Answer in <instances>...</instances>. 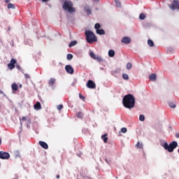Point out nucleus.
Masks as SVG:
<instances>
[{
	"label": "nucleus",
	"instance_id": "f257e3e1",
	"mask_svg": "<svg viewBox=\"0 0 179 179\" xmlns=\"http://www.w3.org/2000/svg\"><path fill=\"white\" fill-rule=\"evenodd\" d=\"M136 99L132 94H127L122 98V105L125 108L128 110H132L135 107Z\"/></svg>",
	"mask_w": 179,
	"mask_h": 179
},
{
	"label": "nucleus",
	"instance_id": "f03ea898",
	"mask_svg": "<svg viewBox=\"0 0 179 179\" xmlns=\"http://www.w3.org/2000/svg\"><path fill=\"white\" fill-rule=\"evenodd\" d=\"M160 145L165 150H167L169 153H173L175 149H177L178 143L176 141L171 142L169 144L165 140L160 141Z\"/></svg>",
	"mask_w": 179,
	"mask_h": 179
},
{
	"label": "nucleus",
	"instance_id": "7ed1b4c3",
	"mask_svg": "<svg viewBox=\"0 0 179 179\" xmlns=\"http://www.w3.org/2000/svg\"><path fill=\"white\" fill-rule=\"evenodd\" d=\"M62 8L69 13H75V12H76V8L73 7V3L69 0L64 1Z\"/></svg>",
	"mask_w": 179,
	"mask_h": 179
},
{
	"label": "nucleus",
	"instance_id": "20e7f679",
	"mask_svg": "<svg viewBox=\"0 0 179 179\" xmlns=\"http://www.w3.org/2000/svg\"><path fill=\"white\" fill-rule=\"evenodd\" d=\"M85 40L89 44H92V43H97V36H96L94 32L92 31L85 30Z\"/></svg>",
	"mask_w": 179,
	"mask_h": 179
},
{
	"label": "nucleus",
	"instance_id": "39448f33",
	"mask_svg": "<svg viewBox=\"0 0 179 179\" xmlns=\"http://www.w3.org/2000/svg\"><path fill=\"white\" fill-rule=\"evenodd\" d=\"M94 29L96 30V34H99V36H104L106 34V31H104L101 28V24L99 22L96 23L94 24Z\"/></svg>",
	"mask_w": 179,
	"mask_h": 179
},
{
	"label": "nucleus",
	"instance_id": "423d86ee",
	"mask_svg": "<svg viewBox=\"0 0 179 179\" xmlns=\"http://www.w3.org/2000/svg\"><path fill=\"white\" fill-rule=\"evenodd\" d=\"M0 159L1 160H9L10 159V154L8 152L0 151Z\"/></svg>",
	"mask_w": 179,
	"mask_h": 179
},
{
	"label": "nucleus",
	"instance_id": "0eeeda50",
	"mask_svg": "<svg viewBox=\"0 0 179 179\" xmlns=\"http://www.w3.org/2000/svg\"><path fill=\"white\" fill-rule=\"evenodd\" d=\"M65 71L66 72L69 73V75H73V73H75V70L73 69V67H72V65L71 64H67L65 66Z\"/></svg>",
	"mask_w": 179,
	"mask_h": 179
},
{
	"label": "nucleus",
	"instance_id": "6e6552de",
	"mask_svg": "<svg viewBox=\"0 0 179 179\" xmlns=\"http://www.w3.org/2000/svg\"><path fill=\"white\" fill-rule=\"evenodd\" d=\"M86 86L88 87V89H94L96 87V83H94V81L92 80H89L87 82Z\"/></svg>",
	"mask_w": 179,
	"mask_h": 179
},
{
	"label": "nucleus",
	"instance_id": "1a4fd4ad",
	"mask_svg": "<svg viewBox=\"0 0 179 179\" xmlns=\"http://www.w3.org/2000/svg\"><path fill=\"white\" fill-rule=\"evenodd\" d=\"M121 43L123 44H131V38L129 36H124L121 40Z\"/></svg>",
	"mask_w": 179,
	"mask_h": 179
},
{
	"label": "nucleus",
	"instance_id": "9d476101",
	"mask_svg": "<svg viewBox=\"0 0 179 179\" xmlns=\"http://www.w3.org/2000/svg\"><path fill=\"white\" fill-rule=\"evenodd\" d=\"M38 143L40 146L43 148V149H48V144H47V143H45V141H40Z\"/></svg>",
	"mask_w": 179,
	"mask_h": 179
},
{
	"label": "nucleus",
	"instance_id": "9b49d317",
	"mask_svg": "<svg viewBox=\"0 0 179 179\" xmlns=\"http://www.w3.org/2000/svg\"><path fill=\"white\" fill-rule=\"evenodd\" d=\"M34 110H41V103H40V101H37L34 105Z\"/></svg>",
	"mask_w": 179,
	"mask_h": 179
},
{
	"label": "nucleus",
	"instance_id": "f8f14e48",
	"mask_svg": "<svg viewBox=\"0 0 179 179\" xmlns=\"http://www.w3.org/2000/svg\"><path fill=\"white\" fill-rule=\"evenodd\" d=\"M11 89L13 90V93L14 92H17V90H19V86L16 83H13L11 85Z\"/></svg>",
	"mask_w": 179,
	"mask_h": 179
},
{
	"label": "nucleus",
	"instance_id": "ddd939ff",
	"mask_svg": "<svg viewBox=\"0 0 179 179\" xmlns=\"http://www.w3.org/2000/svg\"><path fill=\"white\" fill-rule=\"evenodd\" d=\"M150 80H152V82H155L157 79V75L156 73H152L149 76Z\"/></svg>",
	"mask_w": 179,
	"mask_h": 179
},
{
	"label": "nucleus",
	"instance_id": "4468645a",
	"mask_svg": "<svg viewBox=\"0 0 179 179\" xmlns=\"http://www.w3.org/2000/svg\"><path fill=\"white\" fill-rule=\"evenodd\" d=\"M108 55L110 57V58H113V57L115 55V51H114L113 49L109 50Z\"/></svg>",
	"mask_w": 179,
	"mask_h": 179
},
{
	"label": "nucleus",
	"instance_id": "2eb2a0df",
	"mask_svg": "<svg viewBox=\"0 0 179 179\" xmlns=\"http://www.w3.org/2000/svg\"><path fill=\"white\" fill-rule=\"evenodd\" d=\"M84 10L86 12L87 15L89 16V15H92V10L90 9V7L89 6H85Z\"/></svg>",
	"mask_w": 179,
	"mask_h": 179
},
{
	"label": "nucleus",
	"instance_id": "dca6fc26",
	"mask_svg": "<svg viewBox=\"0 0 179 179\" xmlns=\"http://www.w3.org/2000/svg\"><path fill=\"white\" fill-rule=\"evenodd\" d=\"M143 26L145 29H150V27H152V26H153V24H152V22H145L143 24Z\"/></svg>",
	"mask_w": 179,
	"mask_h": 179
},
{
	"label": "nucleus",
	"instance_id": "f3484780",
	"mask_svg": "<svg viewBox=\"0 0 179 179\" xmlns=\"http://www.w3.org/2000/svg\"><path fill=\"white\" fill-rule=\"evenodd\" d=\"M68 22L71 24H75V17L73 16H68Z\"/></svg>",
	"mask_w": 179,
	"mask_h": 179
},
{
	"label": "nucleus",
	"instance_id": "a211bd4d",
	"mask_svg": "<svg viewBox=\"0 0 179 179\" xmlns=\"http://www.w3.org/2000/svg\"><path fill=\"white\" fill-rule=\"evenodd\" d=\"M78 44V41H72L69 43V48H72V47H75Z\"/></svg>",
	"mask_w": 179,
	"mask_h": 179
},
{
	"label": "nucleus",
	"instance_id": "6ab92c4d",
	"mask_svg": "<svg viewBox=\"0 0 179 179\" xmlns=\"http://www.w3.org/2000/svg\"><path fill=\"white\" fill-rule=\"evenodd\" d=\"M55 80L54 78H50L48 81L49 86H54V85H55Z\"/></svg>",
	"mask_w": 179,
	"mask_h": 179
},
{
	"label": "nucleus",
	"instance_id": "aec40b11",
	"mask_svg": "<svg viewBox=\"0 0 179 179\" xmlns=\"http://www.w3.org/2000/svg\"><path fill=\"white\" fill-rule=\"evenodd\" d=\"M101 139L103 141L104 143H107L108 141V137H107V134L101 136Z\"/></svg>",
	"mask_w": 179,
	"mask_h": 179
},
{
	"label": "nucleus",
	"instance_id": "412c9836",
	"mask_svg": "<svg viewBox=\"0 0 179 179\" xmlns=\"http://www.w3.org/2000/svg\"><path fill=\"white\" fill-rule=\"evenodd\" d=\"M148 45L150 46V47H155V42H153L152 41V39H148Z\"/></svg>",
	"mask_w": 179,
	"mask_h": 179
},
{
	"label": "nucleus",
	"instance_id": "4be33fe9",
	"mask_svg": "<svg viewBox=\"0 0 179 179\" xmlns=\"http://www.w3.org/2000/svg\"><path fill=\"white\" fill-rule=\"evenodd\" d=\"M73 59V55H72V54H71V53L67 54V55H66V59H67L68 61H71V60H72Z\"/></svg>",
	"mask_w": 179,
	"mask_h": 179
},
{
	"label": "nucleus",
	"instance_id": "5701e85b",
	"mask_svg": "<svg viewBox=\"0 0 179 179\" xmlns=\"http://www.w3.org/2000/svg\"><path fill=\"white\" fill-rule=\"evenodd\" d=\"M8 9H15V4L9 3L7 6Z\"/></svg>",
	"mask_w": 179,
	"mask_h": 179
},
{
	"label": "nucleus",
	"instance_id": "b1692460",
	"mask_svg": "<svg viewBox=\"0 0 179 179\" xmlns=\"http://www.w3.org/2000/svg\"><path fill=\"white\" fill-rule=\"evenodd\" d=\"M115 3L117 8H121L122 7L120 1L115 0Z\"/></svg>",
	"mask_w": 179,
	"mask_h": 179
},
{
	"label": "nucleus",
	"instance_id": "393cba45",
	"mask_svg": "<svg viewBox=\"0 0 179 179\" xmlns=\"http://www.w3.org/2000/svg\"><path fill=\"white\" fill-rule=\"evenodd\" d=\"M145 18H146V15H145V13H142L140 14L139 15L140 20H145Z\"/></svg>",
	"mask_w": 179,
	"mask_h": 179
},
{
	"label": "nucleus",
	"instance_id": "a878e982",
	"mask_svg": "<svg viewBox=\"0 0 179 179\" xmlns=\"http://www.w3.org/2000/svg\"><path fill=\"white\" fill-rule=\"evenodd\" d=\"M122 78L124 80H128L129 79V76L127 73H123Z\"/></svg>",
	"mask_w": 179,
	"mask_h": 179
},
{
	"label": "nucleus",
	"instance_id": "bb28decb",
	"mask_svg": "<svg viewBox=\"0 0 179 179\" xmlns=\"http://www.w3.org/2000/svg\"><path fill=\"white\" fill-rule=\"evenodd\" d=\"M136 147L137 149H142L143 148V145L139 141L137 142Z\"/></svg>",
	"mask_w": 179,
	"mask_h": 179
},
{
	"label": "nucleus",
	"instance_id": "cd10ccee",
	"mask_svg": "<svg viewBox=\"0 0 179 179\" xmlns=\"http://www.w3.org/2000/svg\"><path fill=\"white\" fill-rule=\"evenodd\" d=\"M15 64L10 62L8 64V69H15Z\"/></svg>",
	"mask_w": 179,
	"mask_h": 179
},
{
	"label": "nucleus",
	"instance_id": "c85d7f7f",
	"mask_svg": "<svg viewBox=\"0 0 179 179\" xmlns=\"http://www.w3.org/2000/svg\"><path fill=\"white\" fill-rule=\"evenodd\" d=\"M120 69H116L115 71H111V75H113V76H114V75L117 74V73H120Z\"/></svg>",
	"mask_w": 179,
	"mask_h": 179
},
{
	"label": "nucleus",
	"instance_id": "c756f323",
	"mask_svg": "<svg viewBox=\"0 0 179 179\" xmlns=\"http://www.w3.org/2000/svg\"><path fill=\"white\" fill-rule=\"evenodd\" d=\"M169 106L171 108H176V105L173 102H169Z\"/></svg>",
	"mask_w": 179,
	"mask_h": 179
},
{
	"label": "nucleus",
	"instance_id": "7c9ffc66",
	"mask_svg": "<svg viewBox=\"0 0 179 179\" xmlns=\"http://www.w3.org/2000/svg\"><path fill=\"white\" fill-rule=\"evenodd\" d=\"M126 68L128 71H129L130 69H132V64H131L130 62L127 63Z\"/></svg>",
	"mask_w": 179,
	"mask_h": 179
},
{
	"label": "nucleus",
	"instance_id": "2f4dec72",
	"mask_svg": "<svg viewBox=\"0 0 179 179\" xmlns=\"http://www.w3.org/2000/svg\"><path fill=\"white\" fill-rule=\"evenodd\" d=\"M83 113L82 112H78L77 113V118H83Z\"/></svg>",
	"mask_w": 179,
	"mask_h": 179
},
{
	"label": "nucleus",
	"instance_id": "473e14b6",
	"mask_svg": "<svg viewBox=\"0 0 179 179\" xmlns=\"http://www.w3.org/2000/svg\"><path fill=\"white\" fill-rule=\"evenodd\" d=\"M127 131H128V129H127V127H122L121 129L122 134H127Z\"/></svg>",
	"mask_w": 179,
	"mask_h": 179
},
{
	"label": "nucleus",
	"instance_id": "72a5a7b5",
	"mask_svg": "<svg viewBox=\"0 0 179 179\" xmlns=\"http://www.w3.org/2000/svg\"><path fill=\"white\" fill-rule=\"evenodd\" d=\"M90 56L91 57V58H92L93 59H94L96 58V55L94 54V52H90Z\"/></svg>",
	"mask_w": 179,
	"mask_h": 179
},
{
	"label": "nucleus",
	"instance_id": "f704fd0d",
	"mask_svg": "<svg viewBox=\"0 0 179 179\" xmlns=\"http://www.w3.org/2000/svg\"><path fill=\"white\" fill-rule=\"evenodd\" d=\"M17 62V61L16 60V59H11L10 63L13 64V65H16V63Z\"/></svg>",
	"mask_w": 179,
	"mask_h": 179
},
{
	"label": "nucleus",
	"instance_id": "c9c22d12",
	"mask_svg": "<svg viewBox=\"0 0 179 179\" xmlns=\"http://www.w3.org/2000/svg\"><path fill=\"white\" fill-rule=\"evenodd\" d=\"M139 120L141 121V122L145 121V115H139Z\"/></svg>",
	"mask_w": 179,
	"mask_h": 179
},
{
	"label": "nucleus",
	"instance_id": "e433bc0d",
	"mask_svg": "<svg viewBox=\"0 0 179 179\" xmlns=\"http://www.w3.org/2000/svg\"><path fill=\"white\" fill-rule=\"evenodd\" d=\"M94 59H96L99 62H103V58L101 57H96Z\"/></svg>",
	"mask_w": 179,
	"mask_h": 179
},
{
	"label": "nucleus",
	"instance_id": "4c0bfd02",
	"mask_svg": "<svg viewBox=\"0 0 179 179\" xmlns=\"http://www.w3.org/2000/svg\"><path fill=\"white\" fill-rule=\"evenodd\" d=\"M15 157L16 158L20 157V152L16 151L15 153Z\"/></svg>",
	"mask_w": 179,
	"mask_h": 179
},
{
	"label": "nucleus",
	"instance_id": "58836bf2",
	"mask_svg": "<svg viewBox=\"0 0 179 179\" xmlns=\"http://www.w3.org/2000/svg\"><path fill=\"white\" fill-rule=\"evenodd\" d=\"M62 108H64V105L60 104L57 106V110H61Z\"/></svg>",
	"mask_w": 179,
	"mask_h": 179
},
{
	"label": "nucleus",
	"instance_id": "ea45409f",
	"mask_svg": "<svg viewBox=\"0 0 179 179\" xmlns=\"http://www.w3.org/2000/svg\"><path fill=\"white\" fill-rule=\"evenodd\" d=\"M79 98L81 100H85L86 99V97H85V96H83L82 94H79Z\"/></svg>",
	"mask_w": 179,
	"mask_h": 179
},
{
	"label": "nucleus",
	"instance_id": "a19ab883",
	"mask_svg": "<svg viewBox=\"0 0 179 179\" xmlns=\"http://www.w3.org/2000/svg\"><path fill=\"white\" fill-rule=\"evenodd\" d=\"M3 94V97H6V99H7V100H8V101L12 102V101H10V99H9V97H8V96H6V93L3 92V94Z\"/></svg>",
	"mask_w": 179,
	"mask_h": 179
},
{
	"label": "nucleus",
	"instance_id": "79ce46f5",
	"mask_svg": "<svg viewBox=\"0 0 179 179\" xmlns=\"http://www.w3.org/2000/svg\"><path fill=\"white\" fill-rule=\"evenodd\" d=\"M24 75L25 79H30V76H29V74L24 73Z\"/></svg>",
	"mask_w": 179,
	"mask_h": 179
},
{
	"label": "nucleus",
	"instance_id": "37998d69",
	"mask_svg": "<svg viewBox=\"0 0 179 179\" xmlns=\"http://www.w3.org/2000/svg\"><path fill=\"white\" fill-rule=\"evenodd\" d=\"M88 129H83V130H82V132H83V134H87V132H88Z\"/></svg>",
	"mask_w": 179,
	"mask_h": 179
},
{
	"label": "nucleus",
	"instance_id": "c03bdc74",
	"mask_svg": "<svg viewBox=\"0 0 179 179\" xmlns=\"http://www.w3.org/2000/svg\"><path fill=\"white\" fill-rule=\"evenodd\" d=\"M16 68H17V69H18V71H22V67H20V65L17 64L16 65Z\"/></svg>",
	"mask_w": 179,
	"mask_h": 179
},
{
	"label": "nucleus",
	"instance_id": "a18cd8bd",
	"mask_svg": "<svg viewBox=\"0 0 179 179\" xmlns=\"http://www.w3.org/2000/svg\"><path fill=\"white\" fill-rule=\"evenodd\" d=\"M77 81L76 80H75L72 83H71V86H75V85H76Z\"/></svg>",
	"mask_w": 179,
	"mask_h": 179
},
{
	"label": "nucleus",
	"instance_id": "49530a36",
	"mask_svg": "<svg viewBox=\"0 0 179 179\" xmlns=\"http://www.w3.org/2000/svg\"><path fill=\"white\" fill-rule=\"evenodd\" d=\"M105 162H106V163H107L108 164H110V163L111 161L107 159V158H106V159H105Z\"/></svg>",
	"mask_w": 179,
	"mask_h": 179
},
{
	"label": "nucleus",
	"instance_id": "de8ad7c7",
	"mask_svg": "<svg viewBox=\"0 0 179 179\" xmlns=\"http://www.w3.org/2000/svg\"><path fill=\"white\" fill-rule=\"evenodd\" d=\"M6 3H10V0H5Z\"/></svg>",
	"mask_w": 179,
	"mask_h": 179
},
{
	"label": "nucleus",
	"instance_id": "09e8293b",
	"mask_svg": "<svg viewBox=\"0 0 179 179\" xmlns=\"http://www.w3.org/2000/svg\"><path fill=\"white\" fill-rule=\"evenodd\" d=\"M14 44H15V42H13V41H12L10 43V45H12V47H13Z\"/></svg>",
	"mask_w": 179,
	"mask_h": 179
},
{
	"label": "nucleus",
	"instance_id": "8fccbe9b",
	"mask_svg": "<svg viewBox=\"0 0 179 179\" xmlns=\"http://www.w3.org/2000/svg\"><path fill=\"white\" fill-rule=\"evenodd\" d=\"M22 121H26V117H24V116L22 117Z\"/></svg>",
	"mask_w": 179,
	"mask_h": 179
},
{
	"label": "nucleus",
	"instance_id": "3c124183",
	"mask_svg": "<svg viewBox=\"0 0 179 179\" xmlns=\"http://www.w3.org/2000/svg\"><path fill=\"white\" fill-rule=\"evenodd\" d=\"M176 138H179V133H177V134H176Z\"/></svg>",
	"mask_w": 179,
	"mask_h": 179
},
{
	"label": "nucleus",
	"instance_id": "603ef678",
	"mask_svg": "<svg viewBox=\"0 0 179 179\" xmlns=\"http://www.w3.org/2000/svg\"><path fill=\"white\" fill-rule=\"evenodd\" d=\"M0 94H3V91H2L1 90H0Z\"/></svg>",
	"mask_w": 179,
	"mask_h": 179
},
{
	"label": "nucleus",
	"instance_id": "864d4df0",
	"mask_svg": "<svg viewBox=\"0 0 179 179\" xmlns=\"http://www.w3.org/2000/svg\"><path fill=\"white\" fill-rule=\"evenodd\" d=\"M0 145H2V138L0 137Z\"/></svg>",
	"mask_w": 179,
	"mask_h": 179
},
{
	"label": "nucleus",
	"instance_id": "5fc2aeb1",
	"mask_svg": "<svg viewBox=\"0 0 179 179\" xmlns=\"http://www.w3.org/2000/svg\"><path fill=\"white\" fill-rule=\"evenodd\" d=\"M94 2H100V0H94Z\"/></svg>",
	"mask_w": 179,
	"mask_h": 179
},
{
	"label": "nucleus",
	"instance_id": "6e6d98bb",
	"mask_svg": "<svg viewBox=\"0 0 179 179\" xmlns=\"http://www.w3.org/2000/svg\"><path fill=\"white\" fill-rule=\"evenodd\" d=\"M100 70H101V71H104V68L100 67Z\"/></svg>",
	"mask_w": 179,
	"mask_h": 179
},
{
	"label": "nucleus",
	"instance_id": "4d7b16f0",
	"mask_svg": "<svg viewBox=\"0 0 179 179\" xmlns=\"http://www.w3.org/2000/svg\"><path fill=\"white\" fill-rule=\"evenodd\" d=\"M56 178L59 179V175H57Z\"/></svg>",
	"mask_w": 179,
	"mask_h": 179
},
{
	"label": "nucleus",
	"instance_id": "13d9d810",
	"mask_svg": "<svg viewBox=\"0 0 179 179\" xmlns=\"http://www.w3.org/2000/svg\"><path fill=\"white\" fill-rule=\"evenodd\" d=\"M27 128H30V126L29 124L27 125Z\"/></svg>",
	"mask_w": 179,
	"mask_h": 179
},
{
	"label": "nucleus",
	"instance_id": "bf43d9fd",
	"mask_svg": "<svg viewBox=\"0 0 179 179\" xmlns=\"http://www.w3.org/2000/svg\"><path fill=\"white\" fill-rule=\"evenodd\" d=\"M19 86H20V87H22V84H20Z\"/></svg>",
	"mask_w": 179,
	"mask_h": 179
},
{
	"label": "nucleus",
	"instance_id": "052dcab7",
	"mask_svg": "<svg viewBox=\"0 0 179 179\" xmlns=\"http://www.w3.org/2000/svg\"><path fill=\"white\" fill-rule=\"evenodd\" d=\"M78 156L79 157H80V155H78Z\"/></svg>",
	"mask_w": 179,
	"mask_h": 179
},
{
	"label": "nucleus",
	"instance_id": "680f3d73",
	"mask_svg": "<svg viewBox=\"0 0 179 179\" xmlns=\"http://www.w3.org/2000/svg\"><path fill=\"white\" fill-rule=\"evenodd\" d=\"M30 121H31V120H29V124H30V122H31Z\"/></svg>",
	"mask_w": 179,
	"mask_h": 179
},
{
	"label": "nucleus",
	"instance_id": "e2e57ef3",
	"mask_svg": "<svg viewBox=\"0 0 179 179\" xmlns=\"http://www.w3.org/2000/svg\"><path fill=\"white\" fill-rule=\"evenodd\" d=\"M20 124L22 125V122H20Z\"/></svg>",
	"mask_w": 179,
	"mask_h": 179
},
{
	"label": "nucleus",
	"instance_id": "0e129e2a",
	"mask_svg": "<svg viewBox=\"0 0 179 179\" xmlns=\"http://www.w3.org/2000/svg\"><path fill=\"white\" fill-rule=\"evenodd\" d=\"M0 167H1V162H0Z\"/></svg>",
	"mask_w": 179,
	"mask_h": 179
},
{
	"label": "nucleus",
	"instance_id": "69168bd1",
	"mask_svg": "<svg viewBox=\"0 0 179 179\" xmlns=\"http://www.w3.org/2000/svg\"><path fill=\"white\" fill-rule=\"evenodd\" d=\"M77 179H79V178H77Z\"/></svg>",
	"mask_w": 179,
	"mask_h": 179
}]
</instances>
